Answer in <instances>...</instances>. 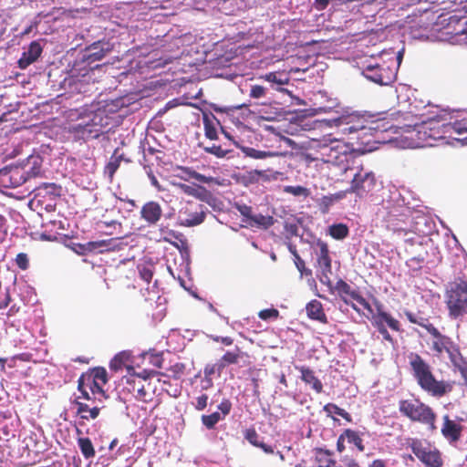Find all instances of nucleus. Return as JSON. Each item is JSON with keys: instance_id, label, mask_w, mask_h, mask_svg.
Returning a JSON list of instances; mask_svg holds the SVG:
<instances>
[{"instance_id": "49530a36", "label": "nucleus", "mask_w": 467, "mask_h": 467, "mask_svg": "<svg viewBox=\"0 0 467 467\" xmlns=\"http://www.w3.org/2000/svg\"><path fill=\"white\" fill-rule=\"evenodd\" d=\"M204 131L205 136L210 140L217 139V130L213 122L209 119V117L204 115L203 117Z\"/></svg>"}, {"instance_id": "dca6fc26", "label": "nucleus", "mask_w": 467, "mask_h": 467, "mask_svg": "<svg viewBox=\"0 0 467 467\" xmlns=\"http://www.w3.org/2000/svg\"><path fill=\"white\" fill-rule=\"evenodd\" d=\"M335 290L338 293L340 298L346 303L348 304L346 296H349L352 299L356 300L359 305H361L366 310L372 312V308L370 304L367 301L365 297H363L358 292L353 290L351 286L343 279H339L335 285Z\"/></svg>"}, {"instance_id": "9b49d317", "label": "nucleus", "mask_w": 467, "mask_h": 467, "mask_svg": "<svg viewBox=\"0 0 467 467\" xmlns=\"http://www.w3.org/2000/svg\"><path fill=\"white\" fill-rule=\"evenodd\" d=\"M376 185V177L372 171L362 172V171L355 173L349 189L347 190L349 193H356L358 196L363 195L373 190Z\"/></svg>"}, {"instance_id": "7c9ffc66", "label": "nucleus", "mask_w": 467, "mask_h": 467, "mask_svg": "<svg viewBox=\"0 0 467 467\" xmlns=\"http://www.w3.org/2000/svg\"><path fill=\"white\" fill-rule=\"evenodd\" d=\"M122 160V155H118V149L115 150L114 153L110 157L109 162L105 166L104 173L108 175L110 181H112L116 171L119 168Z\"/></svg>"}, {"instance_id": "f3484780", "label": "nucleus", "mask_w": 467, "mask_h": 467, "mask_svg": "<svg viewBox=\"0 0 467 467\" xmlns=\"http://www.w3.org/2000/svg\"><path fill=\"white\" fill-rule=\"evenodd\" d=\"M410 209L399 204H393V208L390 210L388 215V222L389 227L394 232L404 231L403 224L406 223L410 217Z\"/></svg>"}, {"instance_id": "8fccbe9b", "label": "nucleus", "mask_w": 467, "mask_h": 467, "mask_svg": "<svg viewBox=\"0 0 467 467\" xmlns=\"http://www.w3.org/2000/svg\"><path fill=\"white\" fill-rule=\"evenodd\" d=\"M140 276L142 280L147 282L148 284L150 283L152 277H153V270L152 267L150 265H140L138 266Z\"/></svg>"}, {"instance_id": "bb28decb", "label": "nucleus", "mask_w": 467, "mask_h": 467, "mask_svg": "<svg viewBox=\"0 0 467 467\" xmlns=\"http://www.w3.org/2000/svg\"><path fill=\"white\" fill-rule=\"evenodd\" d=\"M446 127L449 130L450 137L462 144H467V123L456 121L452 124L448 123Z\"/></svg>"}, {"instance_id": "338daca9", "label": "nucleus", "mask_w": 467, "mask_h": 467, "mask_svg": "<svg viewBox=\"0 0 467 467\" xmlns=\"http://www.w3.org/2000/svg\"><path fill=\"white\" fill-rule=\"evenodd\" d=\"M334 200L331 195L323 196L320 200V207L323 213H327L329 207L334 203Z\"/></svg>"}, {"instance_id": "9d476101", "label": "nucleus", "mask_w": 467, "mask_h": 467, "mask_svg": "<svg viewBox=\"0 0 467 467\" xmlns=\"http://www.w3.org/2000/svg\"><path fill=\"white\" fill-rule=\"evenodd\" d=\"M109 50L108 44L101 42L94 43L88 47L82 54L80 61L81 64H84L83 68L88 67L89 69L93 70L99 67V65L93 64L103 59Z\"/></svg>"}, {"instance_id": "6e6d98bb", "label": "nucleus", "mask_w": 467, "mask_h": 467, "mask_svg": "<svg viewBox=\"0 0 467 467\" xmlns=\"http://www.w3.org/2000/svg\"><path fill=\"white\" fill-rule=\"evenodd\" d=\"M124 366V356L122 354L116 355L109 363V368L112 370L118 371Z\"/></svg>"}, {"instance_id": "de8ad7c7", "label": "nucleus", "mask_w": 467, "mask_h": 467, "mask_svg": "<svg viewBox=\"0 0 467 467\" xmlns=\"http://www.w3.org/2000/svg\"><path fill=\"white\" fill-rule=\"evenodd\" d=\"M294 255V262L297 268V270L300 272L301 275H311V271L306 268L305 261L300 257V255L297 254L296 250L290 249Z\"/></svg>"}, {"instance_id": "e2e57ef3", "label": "nucleus", "mask_w": 467, "mask_h": 467, "mask_svg": "<svg viewBox=\"0 0 467 467\" xmlns=\"http://www.w3.org/2000/svg\"><path fill=\"white\" fill-rule=\"evenodd\" d=\"M331 274H332V273H327V272H323V273H321V275H319V281H320L323 285H325L326 286H327V287H328V289L330 290V292H331V293H333V292H334V290H335V288H334L335 286H333L332 282H331V280H330V275H331Z\"/></svg>"}, {"instance_id": "0eeeda50", "label": "nucleus", "mask_w": 467, "mask_h": 467, "mask_svg": "<svg viewBox=\"0 0 467 467\" xmlns=\"http://www.w3.org/2000/svg\"><path fill=\"white\" fill-rule=\"evenodd\" d=\"M448 123H441L440 120H429L421 123L416 128V138L422 146H433L434 142L443 140L446 134Z\"/></svg>"}, {"instance_id": "c9c22d12", "label": "nucleus", "mask_w": 467, "mask_h": 467, "mask_svg": "<svg viewBox=\"0 0 467 467\" xmlns=\"http://www.w3.org/2000/svg\"><path fill=\"white\" fill-rule=\"evenodd\" d=\"M81 453L86 459L93 458L96 454L94 446L89 438H79L78 440Z\"/></svg>"}, {"instance_id": "412c9836", "label": "nucleus", "mask_w": 467, "mask_h": 467, "mask_svg": "<svg viewBox=\"0 0 467 467\" xmlns=\"http://www.w3.org/2000/svg\"><path fill=\"white\" fill-rule=\"evenodd\" d=\"M74 404L77 407V414L82 420H95L99 416L100 410L104 408V405L94 404L90 406L88 403L82 402L75 400Z\"/></svg>"}, {"instance_id": "423d86ee", "label": "nucleus", "mask_w": 467, "mask_h": 467, "mask_svg": "<svg viewBox=\"0 0 467 467\" xmlns=\"http://www.w3.org/2000/svg\"><path fill=\"white\" fill-rule=\"evenodd\" d=\"M368 113H351L341 115L332 119L334 125L340 129L344 134L359 133L362 137L368 136Z\"/></svg>"}, {"instance_id": "1a4fd4ad", "label": "nucleus", "mask_w": 467, "mask_h": 467, "mask_svg": "<svg viewBox=\"0 0 467 467\" xmlns=\"http://www.w3.org/2000/svg\"><path fill=\"white\" fill-rule=\"evenodd\" d=\"M26 182V168L11 165L0 170V188H16Z\"/></svg>"}, {"instance_id": "39448f33", "label": "nucleus", "mask_w": 467, "mask_h": 467, "mask_svg": "<svg viewBox=\"0 0 467 467\" xmlns=\"http://www.w3.org/2000/svg\"><path fill=\"white\" fill-rule=\"evenodd\" d=\"M362 75L378 85L387 86L396 79L397 67L394 59L390 61L374 59L364 66Z\"/></svg>"}, {"instance_id": "5fc2aeb1", "label": "nucleus", "mask_w": 467, "mask_h": 467, "mask_svg": "<svg viewBox=\"0 0 467 467\" xmlns=\"http://www.w3.org/2000/svg\"><path fill=\"white\" fill-rule=\"evenodd\" d=\"M266 94V88L261 85H254L251 87L249 96L253 99L264 98Z\"/></svg>"}, {"instance_id": "5701e85b", "label": "nucleus", "mask_w": 467, "mask_h": 467, "mask_svg": "<svg viewBox=\"0 0 467 467\" xmlns=\"http://www.w3.org/2000/svg\"><path fill=\"white\" fill-rule=\"evenodd\" d=\"M429 333L434 337L432 349L437 354H441L444 351L446 352L453 344L449 337L442 335L435 327H431Z\"/></svg>"}, {"instance_id": "393cba45", "label": "nucleus", "mask_w": 467, "mask_h": 467, "mask_svg": "<svg viewBox=\"0 0 467 467\" xmlns=\"http://www.w3.org/2000/svg\"><path fill=\"white\" fill-rule=\"evenodd\" d=\"M317 245L319 247V253L317 254V266L320 268V272L332 273L331 258L327 244L319 241Z\"/></svg>"}, {"instance_id": "a878e982", "label": "nucleus", "mask_w": 467, "mask_h": 467, "mask_svg": "<svg viewBox=\"0 0 467 467\" xmlns=\"http://www.w3.org/2000/svg\"><path fill=\"white\" fill-rule=\"evenodd\" d=\"M315 461L317 467H342L337 463L333 458V452L327 449H315Z\"/></svg>"}, {"instance_id": "ea45409f", "label": "nucleus", "mask_w": 467, "mask_h": 467, "mask_svg": "<svg viewBox=\"0 0 467 467\" xmlns=\"http://www.w3.org/2000/svg\"><path fill=\"white\" fill-rule=\"evenodd\" d=\"M329 234L337 240H342L348 234V228L344 223L333 224L329 227Z\"/></svg>"}, {"instance_id": "3c124183", "label": "nucleus", "mask_w": 467, "mask_h": 467, "mask_svg": "<svg viewBox=\"0 0 467 467\" xmlns=\"http://www.w3.org/2000/svg\"><path fill=\"white\" fill-rule=\"evenodd\" d=\"M168 370L171 373L173 379H179L185 372V365L178 362L171 366Z\"/></svg>"}, {"instance_id": "c85d7f7f", "label": "nucleus", "mask_w": 467, "mask_h": 467, "mask_svg": "<svg viewBox=\"0 0 467 467\" xmlns=\"http://www.w3.org/2000/svg\"><path fill=\"white\" fill-rule=\"evenodd\" d=\"M182 171L188 176L189 179H194L202 183H214V184H220L217 178L212 177V176H205L203 174H201L194 171L193 169L190 167H181Z\"/></svg>"}, {"instance_id": "f257e3e1", "label": "nucleus", "mask_w": 467, "mask_h": 467, "mask_svg": "<svg viewBox=\"0 0 467 467\" xmlns=\"http://www.w3.org/2000/svg\"><path fill=\"white\" fill-rule=\"evenodd\" d=\"M408 358L413 378L423 391L438 399L452 391L454 381L438 380L431 365L420 355L411 352Z\"/></svg>"}, {"instance_id": "72a5a7b5", "label": "nucleus", "mask_w": 467, "mask_h": 467, "mask_svg": "<svg viewBox=\"0 0 467 467\" xmlns=\"http://www.w3.org/2000/svg\"><path fill=\"white\" fill-rule=\"evenodd\" d=\"M275 223V219L270 215H263L261 213L253 214V217L248 224L264 229H268Z\"/></svg>"}, {"instance_id": "c756f323", "label": "nucleus", "mask_w": 467, "mask_h": 467, "mask_svg": "<svg viewBox=\"0 0 467 467\" xmlns=\"http://www.w3.org/2000/svg\"><path fill=\"white\" fill-rule=\"evenodd\" d=\"M259 78L268 81L272 86H284L289 82L288 76L285 72L281 71L269 72L265 75L260 76Z\"/></svg>"}, {"instance_id": "6ab92c4d", "label": "nucleus", "mask_w": 467, "mask_h": 467, "mask_svg": "<svg viewBox=\"0 0 467 467\" xmlns=\"http://www.w3.org/2000/svg\"><path fill=\"white\" fill-rule=\"evenodd\" d=\"M178 187L186 195L192 196L208 204H211L214 199L213 193L210 191H208L205 187L198 184L189 185L185 183H180L178 184Z\"/></svg>"}, {"instance_id": "aec40b11", "label": "nucleus", "mask_w": 467, "mask_h": 467, "mask_svg": "<svg viewBox=\"0 0 467 467\" xmlns=\"http://www.w3.org/2000/svg\"><path fill=\"white\" fill-rule=\"evenodd\" d=\"M43 47L38 41H33L29 44L26 51L23 52L18 59V67L21 69L26 68L28 66L36 62L41 56Z\"/></svg>"}, {"instance_id": "a18cd8bd", "label": "nucleus", "mask_w": 467, "mask_h": 467, "mask_svg": "<svg viewBox=\"0 0 467 467\" xmlns=\"http://www.w3.org/2000/svg\"><path fill=\"white\" fill-rule=\"evenodd\" d=\"M38 190L39 191H45L46 193L47 194H50V195H53V196H60L61 195V191H62V187L60 185H57L56 183H42L39 187H38Z\"/></svg>"}, {"instance_id": "20e7f679", "label": "nucleus", "mask_w": 467, "mask_h": 467, "mask_svg": "<svg viewBox=\"0 0 467 467\" xmlns=\"http://www.w3.org/2000/svg\"><path fill=\"white\" fill-rule=\"evenodd\" d=\"M408 447L417 460L425 467H442L444 464L442 452L427 440L410 438Z\"/></svg>"}, {"instance_id": "09e8293b", "label": "nucleus", "mask_w": 467, "mask_h": 467, "mask_svg": "<svg viewBox=\"0 0 467 467\" xmlns=\"http://www.w3.org/2000/svg\"><path fill=\"white\" fill-rule=\"evenodd\" d=\"M172 236L176 239L175 242H171L175 247H177L181 252H188L189 245L187 239L183 236V234H175L172 233Z\"/></svg>"}, {"instance_id": "4468645a", "label": "nucleus", "mask_w": 467, "mask_h": 467, "mask_svg": "<svg viewBox=\"0 0 467 467\" xmlns=\"http://www.w3.org/2000/svg\"><path fill=\"white\" fill-rule=\"evenodd\" d=\"M327 152L324 155L327 156V162H331L336 165H344V169L347 171L348 169L346 164L348 163L349 160L352 158V153L348 152V147L347 144L343 142H338L337 145L334 147H328L326 149Z\"/></svg>"}, {"instance_id": "13d9d810", "label": "nucleus", "mask_w": 467, "mask_h": 467, "mask_svg": "<svg viewBox=\"0 0 467 467\" xmlns=\"http://www.w3.org/2000/svg\"><path fill=\"white\" fill-rule=\"evenodd\" d=\"M237 210L241 213V215L245 218V222L247 223H249V222L251 221L253 214H254L252 207L243 204V205H238Z\"/></svg>"}, {"instance_id": "79ce46f5", "label": "nucleus", "mask_w": 467, "mask_h": 467, "mask_svg": "<svg viewBox=\"0 0 467 467\" xmlns=\"http://www.w3.org/2000/svg\"><path fill=\"white\" fill-rule=\"evenodd\" d=\"M90 377L91 380L106 385L108 383V373L107 370L102 367H97L92 369Z\"/></svg>"}, {"instance_id": "f704fd0d", "label": "nucleus", "mask_w": 467, "mask_h": 467, "mask_svg": "<svg viewBox=\"0 0 467 467\" xmlns=\"http://www.w3.org/2000/svg\"><path fill=\"white\" fill-rule=\"evenodd\" d=\"M344 436L347 437L348 443H352L356 446L358 451L363 452L365 451V445L358 431L351 429H346L344 431Z\"/></svg>"}, {"instance_id": "b1692460", "label": "nucleus", "mask_w": 467, "mask_h": 467, "mask_svg": "<svg viewBox=\"0 0 467 467\" xmlns=\"http://www.w3.org/2000/svg\"><path fill=\"white\" fill-rule=\"evenodd\" d=\"M306 311L307 317L312 320H317L322 324H327V317L324 311L323 305L317 299H313L306 304Z\"/></svg>"}, {"instance_id": "7ed1b4c3", "label": "nucleus", "mask_w": 467, "mask_h": 467, "mask_svg": "<svg viewBox=\"0 0 467 467\" xmlns=\"http://www.w3.org/2000/svg\"><path fill=\"white\" fill-rule=\"evenodd\" d=\"M445 303L451 317L458 318L467 314V280L457 277L445 288Z\"/></svg>"}, {"instance_id": "58836bf2", "label": "nucleus", "mask_w": 467, "mask_h": 467, "mask_svg": "<svg viewBox=\"0 0 467 467\" xmlns=\"http://www.w3.org/2000/svg\"><path fill=\"white\" fill-rule=\"evenodd\" d=\"M240 358V349L237 348L236 351H227L220 358V367L225 368L226 366L238 363Z\"/></svg>"}, {"instance_id": "f03ea898", "label": "nucleus", "mask_w": 467, "mask_h": 467, "mask_svg": "<svg viewBox=\"0 0 467 467\" xmlns=\"http://www.w3.org/2000/svg\"><path fill=\"white\" fill-rule=\"evenodd\" d=\"M399 411L411 421L427 426L431 431H434L437 429V414L431 407L420 399L400 400L399 401Z\"/></svg>"}, {"instance_id": "774afa93", "label": "nucleus", "mask_w": 467, "mask_h": 467, "mask_svg": "<svg viewBox=\"0 0 467 467\" xmlns=\"http://www.w3.org/2000/svg\"><path fill=\"white\" fill-rule=\"evenodd\" d=\"M26 180L28 178H35L38 176L41 172V165L40 163H36V161L34 162L33 166L30 168V170L26 171Z\"/></svg>"}, {"instance_id": "2f4dec72", "label": "nucleus", "mask_w": 467, "mask_h": 467, "mask_svg": "<svg viewBox=\"0 0 467 467\" xmlns=\"http://www.w3.org/2000/svg\"><path fill=\"white\" fill-rule=\"evenodd\" d=\"M242 152L246 156L255 160H262L278 156L279 153L269 150H260L252 147H243Z\"/></svg>"}, {"instance_id": "603ef678", "label": "nucleus", "mask_w": 467, "mask_h": 467, "mask_svg": "<svg viewBox=\"0 0 467 467\" xmlns=\"http://www.w3.org/2000/svg\"><path fill=\"white\" fill-rule=\"evenodd\" d=\"M223 370V368L220 367V361L215 364H208L205 366L203 373L205 378H211L214 373H218L219 375Z\"/></svg>"}, {"instance_id": "473e14b6", "label": "nucleus", "mask_w": 467, "mask_h": 467, "mask_svg": "<svg viewBox=\"0 0 467 467\" xmlns=\"http://www.w3.org/2000/svg\"><path fill=\"white\" fill-rule=\"evenodd\" d=\"M404 315L410 323L424 327L428 332L431 327H434L431 323H430L429 318L421 316L420 313H413L411 311L405 310Z\"/></svg>"}, {"instance_id": "37998d69", "label": "nucleus", "mask_w": 467, "mask_h": 467, "mask_svg": "<svg viewBox=\"0 0 467 467\" xmlns=\"http://www.w3.org/2000/svg\"><path fill=\"white\" fill-rule=\"evenodd\" d=\"M78 390L80 392V396L77 397L76 400H79L84 399L87 401L93 400L94 397H91L90 391L86 388V376L81 375L78 379Z\"/></svg>"}, {"instance_id": "864d4df0", "label": "nucleus", "mask_w": 467, "mask_h": 467, "mask_svg": "<svg viewBox=\"0 0 467 467\" xmlns=\"http://www.w3.org/2000/svg\"><path fill=\"white\" fill-rule=\"evenodd\" d=\"M258 317L263 320L275 319L279 317V311L275 308L263 309L258 313Z\"/></svg>"}, {"instance_id": "ddd939ff", "label": "nucleus", "mask_w": 467, "mask_h": 467, "mask_svg": "<svg viewBox=\"0 0 467 467\" xmlns=\"http://www.w3.org/2000/svg\"><path fill=\"white\" fill-rule=\"evenodd\" d=\"M187 204V207L180 211L181 225L192 227L201 224L206 217V209L204 206L199 204L193 210V203L192 202H188Z\"/></svg>"}, {"instance_id": "4d7b16f0", "label": "nucleus", "mask_w": 467, "mask_h": 467, "mask_svg": "<svg viewBox=\"0 0 467 467\" xmlns=\"http://www.w3.org/2000/svg\"><path fill=\"white\" fill-rule=\"evenodd\" d=\"M16 264L22 270L27 269L29 265L27 254L25 253H19L16 257Z\"/></svg>"}, {"instance_id": "4be33fe9", "label": "nucleus", "mask_w": 467, "mask_h": 467, "mask_svg": "<svg viewBox=\"0 0 467 467\" xmlns=\"http://www.w3.org/2000/svg\"><path fill=\"white\" fill-rule=\"evenodd\" d=\"M296 368L301 373V379L309 385L315 392L321 393L323 391V384L313 369L306 366H296Z\"/></svg>"}, {"instance_id": "680f3d73", "label": "nucleus", "mask_w": 467, "mask_h": 467, "mask_svg": "<svg viewBox=\"0 0 467 467\" xmlns=\"http://www.w3.org/2000/svg\"><path fill=\"white\" fill-rule=\"evenodd\" d=\"M285 192L295 196L306 195L307 189L303 186H287Z\"/></svg>"}, {"instance_id": "052dcab7", "label": "nucleus", "mask_w": 467, "mask_h": 467, "mask_svg": "<svg viewBox=\"0 0 467 467\" xmlns=\"http://www.w3.org/2000/svg\"><path fill=\"white\" fill-rule=\"evenodd\" d=\"M208 395L202 394L196 398V402L194 403V408L197 410H203L208 404Z\"/></svg>"}, {"instance_id": "c03bdc74", "label": "nucleus", "mask_w": 467, "mask_h": 467, "mask_svg": "<svg viewBox=\"0 0 467 467\" xmlns=\"http://www.w3.org/2000/svg\"><path fill=\"white\" fill-rule=\"evenodd\" d=\"M10 417L6 412H0V431L3 436L8 440L9 437H14L13 431L9 428L5 420Z\"/></svg>"}, {"instance_id": "4c0bfd02", "label": "nucleus", "mask_w": 467, "mask_h": 467, "mask_svg": "<svg viewBox=\"0 0 467 467\" xmlns=\"http://www.w3.org/2000/svg\"><path fill=\"white\" fill-rule=\"evenodd\" d=\"M103 386L104 385L100 383L91 380L90 377H86V388L90 391L91 395H93L94 397H96V395H99V398L103 400L108 398V395L103 389Z\"/></svg>"}, {"instance_id": "f8f14e48", "label": "nucleus", "mask_w": 467, "mask_h": 467, "mask_svg": "<svg viewBox=\"0 0 467 467\" xmlns=\"http://www.w3.org/2000/svg\"><path fill=\"white\" fill-rule=\"evenodd\" d=\"M463 430L464 426L460 421L451 419L448 414L442 417L441 433L449 444H457L462 439Z\"/></svg>"}, {"instance_id": "2eb2a0df", "label": "nucleus", "mask_w": 467, "mask_h": 467, "mask_svg": "<svg viewBox=\"0 0 467 467\" xmlns=\"http://www.w3.org/2000/svg\"><path fill=\"white\" fill-rule=\"evenodd\" d=\"M395 128L392 119L386 114H369L368 136H376L378 133H383Z\"/></svg>"}, {"instance_id": "6e6552de", "label": "nucleus", "mask_w": 467, "mask_h": 467, "mask_svg": "<svg viewBox=\"0 0 467 467\" xmlns=\"http://www.w3.org/2000/svg\"><path fill=\"white\" fill-rule=\"evenodd\" d=\"M385 324L396 332H400L401 327L400 321L393 317L389 313L378 308V312L372 317V325L378 329L379 333L383 337L384 340L393 343L394 339L389 333Z\"/></svg>"}, {"instance_id": "cd10ccee", "label": "nucleus", "mask_w": 467, "mask_h": 467, "mask_svg": "<svg viewBox=\"0 0 467 467\" xmlns=\"http://www.w3.org/2000/svg\"><path fill=\"white\" fill-rule=\"evenodd\" d=\"M244 439L253 446L262 449L265 453L273 454L274 449L272 446L260 441V436L254 428L246 429L244 432Z\"/></svg>"}, {"instance_id": "bf43d9fd", "label": "nucleus", "mask_w": 467, "mask_h": 467, "mask_svg": "<svg viewBox=\"0 0 467 467\" xmlns=\"http://www.w3.org/2000/svg\"><path fill=\"white\" fill-rule=\"evenodd\" d=\"M218 410L221 411V415L224 419L232 410L231 401L227 399L223 400V401L218 405Z\"/></svg>"}, {"instance_id": "a211bd4d", "label": "nucleus", "mask_w": 467, "mask_h": 467, "mask_svg": "<svg viewBox=\"0 0 467 467\" xmlns=\"http://www.w3.org/2000/svg\"><path fill=\"white\" fill-rule=\"evenodd\" d=\"M162 216V208L159 202L150 201L144 203L140 210V218L144 220L148 225H155Z\"/></svg>"}, {"instance_id": "0e129e2a", "label": "nucleus", "mask_w": 467, "mask_h": 467, "mask_svg": "<svg viewBox=\"0 0 467 467\" xmlns=\"http://www.w3.org/2000/svg\"><path fill=\"white\" fill-rule=\"evenodd\" d=\"M446 352L448 353L451 364L455 362L461 356H462L459 348L454 344H452L449 350Z\"/></svg>"}, {"instance_id": "69168bd1", "label": "nucleus", "mask_w": 467, "mask_h": 467, "mask_svg": "<svg viewBox=\"0 0 467 467\" xmlns=\"http://www.w3.org/2000/svg\"><path fill=\"white\" fill-rule=\"evenodd\" d=\"M204 150L208 153L213 154L216 157H224L226 154V151L222 149L221 146L213 145L212 147H206L204 148Z\"/></svg>"}, {"instance_id": "e433bc0d", "label": "nucleus", "mask_w": 467, "mask_h": 467, "mask_svg": "<svg viewBox=\"0 0 467 467\" xmlns=\"http://www.w3.org/2000/svg\"><path fill=\"white\" fill-rule=\"evenodd\" d=\"M112 241H113V239L88 242L85 244L86 250L88 251V252H95V251L104 252V251H109V250L111 249L110 244H111Z\"/></svg>"}, {"instance_id": "a19ab883", "label": "nucleus", "mask_w": 467, "mask_h": 467, "mask_svg": "<svg viewBox=\"0 0 467 467\" xmlns=\"http://www.w3.org/2000/svg\"><path fill=\"white\" fill-rule=\"evenodd\" d=\"M223 420L221 413L218 411L213 412L209 415H202L201 417L202 423L203 426H205L208 430L214 429L215 425L220 421Z\"/></svg>"}]
</instances>
